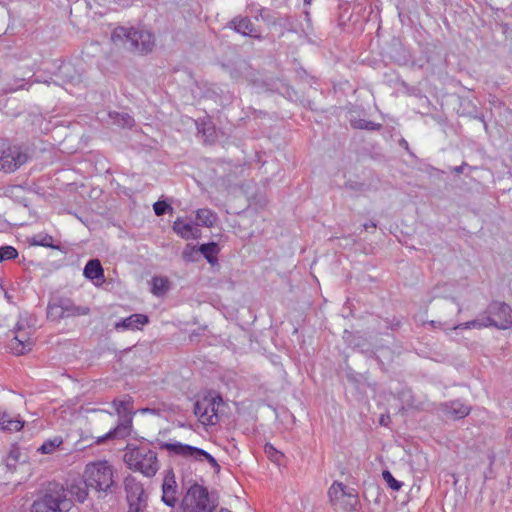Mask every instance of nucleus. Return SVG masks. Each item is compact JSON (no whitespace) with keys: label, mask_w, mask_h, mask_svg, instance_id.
Returning a JSON list of instances; mask_svg holds the SVG:
<instances>
[{"label":"nucleus","mask_w":512,"mask_h":512,"mask_svg":"<svg viewBox=\"0 0 512 512\" xmlns=\"http://www.w3.org/2000/svg\"><path fill=\"white\" fill-rule=\"evenodd\" d=\"M134 400L130 395H125L123 399L115 398L112 406L119 417L116 427L110 429L103 436L96 439V444H102L107 440L125 439L131 435L133 428V416L136 412L132 410Z\"/></svg>","instance_id":"1"},{"label":"nucleus","mask_w":512,"mask_h":512,"mask_svg":"<svg viewBox=\"0 0 512 512\" xmlns=\"http://www.w3.org/2000/svg\"><path fill=\"white\" fill-rule=\"evenodd\" d=\"M83 478L86 479V484L95 490L99 496H106L115 492L114 469L107 460L88 463Z\"/></svg>","instance_id":"2"},{"label":"nucleus","mask_w":512,"mask_h":512,"mask_svg":"<svg viewBox=\"0 0 512 512\" xmlns=\"http://www.w3.org/2000/svg\"><path fill=\"white\" fill-rule=\"evenodd\" d=\"M111 40L141 54L151 52L155 44L154 36L149 31L123 26L116 27L113 30Z\"/></svg>","instance_id":"3"},{"label":"nucleus","mask_w":512,"mask_h":512,"mask_svg":"<svg viewBox=\"0 0 512 512\" xmlns=\"http://www.w3.org/2000/svg\"><path fill=\"white\" fill-rule=\"evenodd\" d=\"M72 505L63 485L51 482L44 495L33 502L31 512H68Z\"/></svg>","instance_id":"4"},{"label":"nucleus","mask_w":512,"mask_h":512,"mask_svg":"<svg viewBox=\"0 0 512 512\" xmlns=\"http://www.w3.org/2000/svg\"><path fill=\"white\" fill-rule=\"evenodd\" d=\"M124 462L129 469L141 472L146 477H153L159 470L157 453L144 446H127Z\"/></svg>","instance_id":"5"},{"label":"nucleus","mask_w":512,"mask_h":512,"mask_svg":"<svg viewBox=\"0 0 512 512\" xmlns=\"http://www.w3.org/2000/svg\"><path fill=\"white\" fill-rule=\"evenodd\" d=\"M328 495L335 509L344 512H354L358 510L359 499L353 488H348L341 482H334L329 488Z\"/></svg>","instance_id":"6"},{"label":"nucleus","mask_w":512,"mask_h":512,"mask_svg":"<svg viewBox=\"0 0 512 512\" xmlns=\"http://www.w3.org/2000/svg\"><path fill=\"white\" fill-rule=\"evenodd\" d=\"M28 156L20 146L7 139H0V171L11 173L26 163Z\"/></svg>","instance_id":"7"},{"label":"nucleus","mask_w":512,"mask_h":512,"mask_svg":"<svg viewBox=\"0 0 512 512\" xmlns=\"http://www.w3.org/2000/svg\"><path fill=\"white\" fill-rule=\"evenodd\" d=\"M222 404L220 396H205L194 404V414L203 425H216L219 421L218 408Z\"/></svg>","instance_id":"8"},{"label":"nucleus","mask_w":512,"mask_h":512,"mask_svg":"<svg viewBox=\"0 0 512 512\" xmlns=\"http://www.w3.org/2000/svg\"><path fill=\"white\" fill-rule=\"evenodd\" d=\"M186 499L188 512H213L217 505L211 500L208 489L197 483L188 489Z\"/></svg>","instance_id":"9"},{"label":"nucleus","mask_w":512,"mask_h":512,"mask_svg":"<svg viewBox=\"0 0 512 512\" xmlns=\"http://www.w3.org/2000/svg\"><path fill=\"white\" fill-rule=\"evenodd\" d=\"M124 488L129 512H143L146 507L147 495L142 483L133 476H127L124 480Z\"/></svg>","instance_id":"10"},{"label":"nucleus","mask_w":512,"mask_h":512,"mask_svg":"<svg viewBox=\"0 0 512 512\" xmlns=\"http://www.w3.org/2000/svg\"><path fill=\"white\" fill-rule=\"evenodd\" d=\"M485 313L492 317L490 327L507 330L512 327V310L505 302L492 301L487 306Z\"/></svg>","instance_id":"11"},{"label":"nucleus","mask_w":512,"mask_h":512,"mask_svg":"<svg viewBox=\"0 0 512 512\" xmlns=\"http://www.w3.org/2000/svg\"><path fill=\"white\" fill-rule=\"evenodd\" d=\"M24 323L20 319L15 326V336L10 342V349L15 355H23L32 350L33 340L30 333L24 329Z\"/></svg>","instance_id":"12"},{"label":"nucleus","mask_w":512,"mask_h":512,"mask_svg":"<svg viewBox=\"0 0 512 512\" xmlns=\"http://www.w3.org/2000/svg\"><path fill=\"white\" fill-rule=\"evenodd\" d=\"M161 488L162 502L168 507L174 508L178 502V485L172 468L165 470Z\"/></svg>","instance_id":"13"},{"label":"nucleus","mask_w":512,"mask_h":512,"mask_svg":"<svg viewBox=\"0 0 512 512\" xmlns=\"http://www.w3.org/2000/svg\"><path fill=\"white\" fill-rule=\"evenodd\" d=\"M56 78L54 82L63 87H66V85L77 86L83 81L82 74L71 63H63L56 74Z\"/></svg>","instance_id":"14"},{"label":"nucleus","mask_w":512,"mask_h":512,"mask_svg":"<svg viewBox=\"0 0 512 512\" xmlns=\"http://www.w3.org/2000/svg\"><path fill=\"white\" fill-rule=\"evenodd\" d=\"M149 323V317L145 314L136 313L116 322L114 328L116 331H135L141 330Z\"/></svg>","instance_id":"15"},{"label":"nucleus","mask_w":512,"mask_h":512,"mask_svg":"<svg viewBox=\"0 0 512 512\" xmlns=\"http://www.w3.org/2000/svg\"><path fill=\"white\" fill-rule=\"evenodd\" d=\"M159 447L162 450H167L171 454L181 456L184 458L194 459L196 457V453H200L198 447L183 444L181 442H160Z\"/></svg>","instance_id":"16"},{"label":"nucleus","mask_w":512,"mask_h":512,"mask_svg":"<svg viewBox=\"0 0 512 512\" xmlns=\"http://www.w3.org/2000/svg\"><path fill=\"white\" fill-rule=\"evenodd\" d=\"M441 411L453 419H462L469 415L470 407L459 400L442 403Z\"/></svg>","instance_id":"17"},{"label":"nucleus","mask_w":512,"mask_h":512,"mask_svg":"<svg viewBox=\"0 0 512 512\" xmlns=\"http://www.w3.org/2000/svg\"><path fill=\"white\" fill-rule=\"evenodd\" d=\"M230 27L243 36L260 38L254 24L248 17H234L230 21Z\"/></svg>","instance_id":"18"},{"label":"nucleus","mask_w":512,"mask_h":512,"mask_svg":"<svg viewBox=\"0 0 512 512\" xmlns=\"http://www.w3.org/2000/svg\"><path fill=\"white\" fill-rule=\"evenodd\" d=\"M173 230L184 239H197L200 236V230L197 227L180 218L174 221Z\"/></svg>","instance_id":"19"},{"label":"nucleus","mask_w":512,"mask_h":512,"mask_svg":"<svg viewBox=\"0 0 512 512\" xmlns=\"http://www.w3.org/2000/svg\"><path fill=\"white\" fill-rule=\"evenodd\" d=\"M24 427V421L19 417L11 416L7 411L0 410V430L5 432H18Z\"/></svg>","instance_id":"20"},{"label":"nucleus","mask_w":512,"mask_h":512,"mask_svg":"<svg viewBox=\"0 0 512 512\" xmlns=\"http://www.w3.org/2000/svg\"><path fill=\"white\" fill-rule=\"evenodd\" d=\"M88 484H86V479L83 480H74L68 486L66 493L70 494L71 497H74L78 502L83 503L88 496Z\"/></svg>","instance_id":"21"},{"label":"nucleus","mask_w":512,"mask_h":512,"mask_svg":"<svg viewBox=\"0 0 512 512\" xmlns=\"http://www.w3.org/2000/svg\"><path fill=\"white\" fill-rule=\"evenodd\" d=\"M83 274L89 280L104 281V270L98 259H90L84 267Z\"/></svg>","instance_id":"22"},{"label":"nucleus","mask_w":512,"mask_h":512,"mask_svg":"<svg viewBox=\"0 0 512 512\" xmlns=\"http://www.w3.org/2000/svg\"><path fill=\"white\" fill-rule=\"evenodd\" d=\"M197 133L201 135L204 141H213L215 136V128L212 122L204 117L199 118L195 121Z\"/></svg>","instance_id":"23"},{"label":"nucleus","mask_w":512,"mask_h":512,"mask_svg":"<svg viewBox=\"0 0 512 512\" xmlns=\"http://www.w3.org/2000/svg\"><path fill=\"white\" fill-rule=\"evenodd\" d=\"M62 305V310L65 312V318L71 316H81L87 315L90 312V309L85 306H76L68 299H59Z\"/></svg>","instance_id":"24"},{"label":"nucleus","mask_w":512,"mask_h":512,"mask_svg":"<svg viewBox=\"0 0 512 512\" xmlns=\"http://www.w3.org/2000/svg\"><path fill=\"white\" fill-rule=\"evenodd\" d=\"M217 220V214L208 208H201L196 211V225L212 227Z\"/></svg>","instance_id":"25"},{"label":"nucleus","mask_w":512,"mask_h":512,"mask_svg":"<svg viewBox=\"0 0 512 512\" xmlns=\"http://www.w3.org/2000/svg\"><path fill=\"white\" fill-rule=\"evenodd\" d=\"M491 324H493L492 317L486 316L482 320L475 319V320L467 321L464 323L455 324L452 327H450L449 329L450 330H458V329L463 330V329H474V328L481 329V328L490 327Z\"/></svg>","instance_id":"26"},{"label":"nucleus","mask_w":512,"mask_h":512,"mask_svg":"<svg viewBox=\"0 0 512 512\" xmlns=\"http://www.w3.org/2000/svg\"><path fill=\"white\" fill-rule=\"evenodd\" d=\"M170 288L167 277L154 276L151 279V293L157 297L163 296Z\"/></svg>","instance_id":"27"},{"label":"nucleus","mask_w":512,"mask_h":512,"mask_svg":"<svg viewBox=\"0 0 512 512\" xmlns=\"http://www.w3.org/2000/svg\"><path fill=\"white\" fill-rule=\"evenodd\" d=\"M199 252L210 264H214L217 261L216 255L219 252V248L217 243L209 242L201 244L199 247Z\"/></svg>","instance_id":"28"},{"label":"nucleus","mask_w":512,"mask_h":512,"mask_svg":"<svg viewBox=\"0 0 512 512\" xmlns=\"http://www.w3.org/2000/svg\"><path fill=\"white\" fill-rule=\"evenodd\" d=\"M53 242H54L53 237L47 233H38V234L33 235L29 239V243L32 246H41V247L53 248V249L58 248V246H55L53 244Z\"/></svg>","instance_id":"29"},{"label":"nucleus","mask_w":512,"mask_h":512,"mask_svg":"<svg viewBox=\"0 0 512 512\" xmlns=\"http://www.w3.org/2000/svg\"><path fill=\"white\" fill-rule=\"evenodd\" d=\"M351 126L354 129L361 130H369V131H379L382 128L380 123H375L366 119H355L351 121Z\"/></svg>","instance_id":"30"},{"label":"nucleus","mask_w":512,"mask_h":512,"mask_svg":"<svg viewBox=\"0 0 512 512\" xmlns=\"http://www.w3.org/2000/svg\"><path fill=\"white\" fill-rule=\"evenodd\" d=\"M64 314H65V312H63V310H62V305H61L59 299L48 304L47 316L49 318L54 319V320L65 318Z\"/></svg>","instance_id":"31"},{"label":"nucleus","mask_w":512,"mask_h":512,"mask_svg":"<svg viewBox=\"0 0 512 512\" xmlns=\"http://www.w3.org/2000/svg\"><path fill=\"white\" fill-rule=\"evenodd\" d=\"M61 444L62 439L59 437H55L54 439H48L44 441V443L38 448V451H40L43 454H51Z\"/></svg>","instance_id":"32"},{"label":"nucleus","mask_w":512,"mask_h":512,"mask_svg":"<svg viewBox=\"0 0 512 512\" xmlns=\"http://www.w3.org/2000/svg\"><path fill=\"white\" fill-rule=\"evenodd\" d=\"M264 452L267 455V457L275 463H280L283 459L284 455L282 452L278 451L272 444L266 443L264 445Z\"/></svg>","instance_id":"33"},{"label":"nucleus","mask_w":512,"mask_h":512,"mask_svg":"<svg viewBox=\"0 0 512 512\" xmlns=\"http://www.w3.org/2000/svg\"><path fill=\"white\" fill-rule=\"evenodd\" d=\"M111 118L114 119V122L123 127H131L134 124V119L127 113H115L113 116L112 113L109 114Z\"/></svg>","instance_id":"34"},{"label":"nucleus","mask_w":512,"mask_h":512,"mask_svg":"<svg viewBox=\"0 0 512 512\" xmlns=\"http://www.w3.org/2000/svg\"><path fill=\"white\" fill-rule=\"evenodd\" d=\"M18 257V251L15 247L5 245L0 247V263L6 260H13Z\"/></svg>","instance_id":"35"},{"label":"nucleus","mask_w":512,"mask_h":512,"mask_svg":"<svg viewBox=\"0 0 512 512\" xmlns=\"http://www.w3.org/2000/svg\"><path fill=\"white\" fill-rule=\"evenodd\" d=\"M382 476L383 479L386 481L387 485L389 486V488H391L394 491H398L403 485V483L401 481L396 480L391 474V472L388 470H384L382 472Z\"/></svg>","instance_id":"36"},{"label":"nucleus","mask_w":512,"mask_h":512,"mask_svg":"<svg viewBox=\"0 0 512 512\" xmlns=\"http://www.w3.org/2000/svg\"><path fill=\"white\" fill-rule=\"evenodd\" d=\"M199 452L200 453H196V457L194 458L195 460H202V458H205L214 469L217 471L220 470V465L210 453L201 448H199Z\"/></svg>","instance_id":"37"},{"label":"nucleus","mask_w":512,"mask_h":512,"mask_svg":"<svg viewBox=\"0 0 512 512\" xmlns=\"http://www.w3.org/2000/svg\"><path fill=\"white\" fill-rule=\"evenodd\" d=\"M199 253V248L196 249L194 246L187 245L182 252V257L186 262H193L196 260V256Z\"/></svg>","instance_id":"38"},{"label":"nucleus","mask_w":512,"mask_h":512,"mask_svg":"<svg viewBox=\"0 0 512 512\" xmlns=\"http://www.w3.org/2000/svg\"><path fill=\"white\" fill-rule=\"evenodd\" d=\"M153 209L157 216H162L168 210H172V207L166 201L159 200L153 204Z\"/></svg>","instance_id":"39"},{"label":"nucleus","mask_w":512,"mask_h":512,"mask_svg":"<svg viewBox=\"0 0 512 512\" xmlns=\"http://www.w3.org/2000/svg\"><path fill=\"white\" fill-rule=\"evenodd\" d=\"M18 451H10L8 457H7V466H10V461H13L14 463H17L18 461Z\"/></svg>","instance_id":"40"},{"label":"nucleus","mask_w":512,"mask_h":512,"mask_svg":"<svg viewBox=\"0 0 512 512\" xmlns=\"http://www.w3.org/2000/svg\"><path fill=\"white\" fill-rule=\"evenodd\" d=\"M363 228H364L365 230H368V229H370V228L375 229V228H376V223H375L374 221L366 222V223H364V224H363Z\"/></svg>","instance_id":"41"},{"label":"nucleus","mask_w":512,"mask_h":512,"mask_svg":"<svg viewBox=\"0 0 512 512\" xmlns=\"http://www.w3.org/2000/svg\"><path fill=\"white\" fill-rule=\"evenodd\" d=\"M429 324L434 327V328H440V329H443V326L444 324L441 323V322H436V321H430Z\"/></svg>","instance_id":"42"},{"label":"nucleus","mask_w":512,"mask_h":512,"mask_svg":"<svg viewBox=\"0 0 512 512\" xmlns=\"http://www.w3.org/2000/svg\"><path fill=\"white\" fill-rule=\"evenodd\" d=\"M400 324H401L400 320H395V319H394V320L390 323L389 328H391V329H396V328H398V327L400 326Z\"/></svg>","instance_id":"43"},{"label":"nucleus","mask_w":512,"mask_h":512,"mask_svg":"<svg viewBox=\"0 0 512 512\" xmlns=\"http://www.w3.org/2000/svg\"><path fill=\"white\" fill-rule=\"evenodd\" d=\"M464 166H465V164L460 165V166H456V167H454V168H453V170H452V171H453L455 174H460V173H462V172H463Z\"/></svg>","instance_id":"44"},{"label":"nucleus","mask_w":512,"mask_h":512,"mask_svg":"<svg viewBox=\"0 0 512 512\" xmlns=\"http://www.w3.org/2000/svg\"><path fill=\"white\" fill-rule=\"evenodd\" d=\"M451 300H452V302H453L454 304H456V305H457V307H458V309H457V313H458V314H460V313L462 312V306L459 304V302L457 301V299H456V298H452Z\"/></svg>","instance_id":"45"},{"label":"nucleus","mask_w":512,"mask_h":512,"mask_svg":"<svg viewBox=\"0 0 512 512\" xmlns=\"http://www.w3.org/2000/svg\"><path fill=\"white\" fill-rule=\"evenodd\" d=\"M400 144L405 148V149H408V142L405 140V139H402L400 141Z\"/></svg>","instance_id":"46"},{"label":"nucleus","mask_w":512,"mask_h":512,"mask_svg":"<svg viewBox=\"0 0 512 512\" xmlns=\"http://www.w3.org/2000/svg\"><path fill=\"white\" fill-rule=\"evenodd\" d=\"M142 413H148V412H152L153 410L152 409H149V408H143L140 410Z\"/></svg>","instance_id":"47"},{"label":"nucleus","mask_w":512,"mask_h":512,"mask_svg":"<svg viewBox=\"0 0 512 512\" xmlns=\"http://www.w3.org/2000/svg\"><path fill=\"white\" fill-rule=\"evenodd\" d=\"M220 512H231V511L226 508H221Z\"/></svg>","instance_id":"48"},{"label":"nucleus","mask_w":512,"mask_h":512,"mask_svg":"<svg viewBox=\"0 0 512 512\" xmlns=\"http://www.w3.org/2000/svg\"><path fill=\"white\" fill-rule=\"evenodd\" d=\"M16 463H14L13 461H10V466H8L9 468L12 467V466H15Z\"/></svg>","instance_id":"49"}]
</instances>
